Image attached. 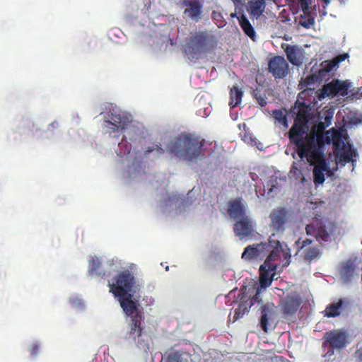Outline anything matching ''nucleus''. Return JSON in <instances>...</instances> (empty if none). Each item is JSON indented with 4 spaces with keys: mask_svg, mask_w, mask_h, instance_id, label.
Segmentation results:
<instances>
[{
    "mask_svg": "<svg viewBox=\"0 0 362 362\" xmlns=\"http://www.w3.org/2000/svg\"><path fill=\"white\" fill-rule=\"evenodd\" d=\"M291 257L290 249L286 246L285 249L272 250L264 262L269 265L280 264L279 269H282L289 265Z\"/></svg>",
    "mask_w": 362,
    "mask_h": 362,
    "instance_id": "f8f14e48",
    "label": "nucleus"
},
{
    "mask_svg": "<svg viewBox=\"0 0 362 362\" xmlns=\"http://www.w3.org/2000/svg\"><path fill=\"white\" fill-rule=\"evenodd\" d=\"M337 94L341 96L348 95L349 89L351 88V83L349 81H340L335 79Z\"/></svg>",
    "mask_w": 362,
    "mask_h": 362,
    "instance_id": "c9c22d12",
    "label": "nucleus"
},
{
    "mask_svg": "<svg viewBox=\"0 0 362 362\" xmlns=\"http://www.w3.org/2000/svg\"><path fill=\"white\" fill-rule=\"evenodd\" d=\"M260 310L261 317L259 319V326L264 332L267 333L269 328L274 329L276 327L275 305L272 303H268L263 305L261 307Z\"/></svg>",
    "mask_w": 362,
    "mask_h": 362,
    "instance_id": "9b49d317",
    "label": "nucleus"
},
{
    "mask_svg": "<svg viewBox=\"0 0 362 362\" xmlns=\"http://www.w3.org/2000/svg\"><path fill=\"white\" fill-rule=\"evenodd\" d=\"M234 291V290H231L229 293V294H231Z\"/></svg>",
    "mask_w": 362,
    "mask_h": 362,
    "instance_id": "3c124183",
    "label": "nucleus"
},
{
    "mask_svg": "<svg viewBox=\"0 0 362 362\" xmlns=\"http://www.w3.org/2000/svg\"><path fill=\"white\" fill-rule=\"evenodd\" d=\"M354 149L351 146H344L339 157V163L342 165L351 161L354 163L355 160L352 159Z\"/></svg>",
    "mask_w": 362,
    "mask_h": 362,
    "instance_id": "2f4dec72",
    "label": "nucleus"
},
{
    "mask_svg": "<svg viewBox=\"0 0 362 362\" xmlns=\"http://www.w3.org/2000/svg\"><path fill=\"white\" fill-rule=\"evenodd\" d=\"M252 95L260 106L264 107L267 105V98L265 95L262 93L261 90L256 88L253 90Z\"/></svg>",
    "mask_w": 362,
    "mask_h": 362,
    "instance_id": "4c0bfd02",
    "label": "nucleus"
},
{
    "mask_svg": "<svg viewBox=\"0 0 362 362\" xmlns=\"http://www.w3.org/2000/svg\"><path fill=\"white\" fill-rule=\"evenodd\" d=\"M205 144L206 140L199 135L183 132L170 140L166 151L183 160L197 163L205 155Z\"/></svg>",
    "mask_w": 362,
    "mask_h": 362,
    "instance_id": "f257e3e1",
    "label": "nucleus"
},
{
    "mask_svg": "<svg viewBox=\"0 0 362 362\" xmlns=\"http://www.w3.org/2000/svg\"><path fill=\"white\" fill-rule=\"evenodd\" d=\"M335 228L334 223L320 220L308 224L305 232L308 235L315 237L318 241L329 242Z\"/></svg>",
    "mask_w": 362,
    "mask_h": 362,
    "instance_id": "6e6552de",
    "label": "nucleus"
},
{
    "mask_svg": "<svg viewBox=\"0 0 362 362\" xmlns=\"http://www.w3.org/2000/svg\"><path fill=\"white\" fill-rule=\"evenodd\" d=\"M294 247L296 248V255H299L307 264L319 259L322 254L320 246L314 245L313 241L307 238H299Z\"/></svg>",
    "mask_w": 362,
    "mask_h": 362,
    "instance_id": "0eeeda50",
    "label": "nucleus"
},
{
    "mask_svg": "<svg viewBox=\"0 0 362 362\" xmlns=\"http://www.w3.org/2000/svg\"><path fill=\"white\" fill-rule=\"evenodd\" d=\"M325 141L314 144L313 139L308 141L307 146L296 149L300 159L306 158L313 168V181L315 185H320L325 182V172L328 170L327 165L323 153V147Z\"/></svg>",
    "mask_w": 362,
    "mask_h": 362,
    "instance_id": "7ed1b4c3",
    "label": "nucleus"
},
{
    "mask_svg": "<svg viewBox=\"0 0 362 362\" xmlns=\"http://www.w3.org/2000/svg\"><path fill=\"white\" fill-rule=\"evenodd\" d=\"M240 25L245 32V33L250 37V38L253 39V37L255 35V32L252 26L251 23H250L249 20L247 18V17L244 15H243L240 20Z\"/></svg>",
    "mask_w": 362,
    "mask_h": 362,
    "instance_id": "473e14b6",
    "label": "nucleus"
},
{
    "mask_svg": "<svg viewBox=\"0 0 362 362\" xmlns=\"http://www.w3.org/2000/svg\"><path fill=\"white\" fill-rule=\"evenodd\" d=\"M301 303L299 296H287L282 299L280 306L284 315L287 317L295 314Z\"/></svg>",
    "mask_w": 362,
    "mask_h": 362,
    "instance_id": "6ab92c4d",
    "label": "nucleus"
},
{
    "mask_svg": "<svg viewBox=\"0 0 362 362\" xmlns=\"http://www.w3.org/2000/svg\"><path fill=\"white\" fill-rule=\"evenodd\" d=\"M262 289L264 288L260 287L259 282L250 279L244 283L241 288V294H260Z\"/></svg>",
    "mask_w": 362,
    "mask_h": 362,
    "instance_id": "c85d7f7f",
    "label": "nucleus"
},
{
    "mask_svg": "<svg viewBox=\"0 0 362 362\" xmlns=\"http://www.w3.org/2000/svg\"><path fill=\"white\" fill-rule=\"evenodd\" d=\"M354 357L356 362H362V346L356 349Z\"/></svg>",
    "mask_w": 362,
    "mask_h": 362,
    "instance_id": "37998d69",
    "label": "nucleus"
},
{
    "mask_svg": "<svg viewBox=\"0 0 362 362\" xmlns=\"http://www.w3.org/2000/svg\"><path fill=\"white\" fill-rule=\"evenodd\" d=\"M272 231L274 234H282L285 231L290 219L288 211L284 207L274 209L269 214Z\"/></svg>",
    "mask_w": 362,
    "mask_h": 362,
    "instance_id": "9d476101",
    "label": "nucleus"
},
{
    "mask_svg": "<svg viewBox=\"0 0 362 362\" xmlns=\"http://www.w3.org/2000/svg\"><path fill=\"white\" fill-rule=\"evenodd\" d=\"M165 362H182V354L175 351L168 355Z\"/></svg>",
    "mask_w": 362,
    "mask_h": 362,
    "instance_id": "a19ab883",
    "label": "nucleus"
},
{
    "mask_svg": "<svg viewBox=\"0 0 362 362\" xmlns=\"http://www.w3.org/2000/svg\"><path fill=\"white\" fill-rule=\"evenodd\" d=\"M142 319L141 315H135L132 317V323L130 324V329L128 332L129 338L132 339L134 341L137 340L138 345L141 344L142 339L140 338L142 336L143 328L141 327V321Z\"/></svg>",
    "mask_w": 362,
    "mask_h": 362,
    "instance_id": "393cba45",
    "label": "nucleus"
},
{
    "mask_svg": "<svg viewBox=\"0 0 362 362\" xmlns=\"http://www.w3.org/2000/svg\"><path fill=\"white\" fill-rule=\"evenodd\" d=\"M132 149V145L129 144L126 138H123L121 141V142L118 144V148L116 150V153L117 156L122 157L125 155H128L130 153Z\"/></svg>",
    "mask_w": 362,
    "mask_h": 362,
    "instance_id": "f704fd0d",
    "label": "nucleus"
},
{
    "mask_svg": "<svg viewBox=\"0 0 362 362\" xmlns=\"http://www.w3.org/2000/svg\"><path fill=\"white\" fill-rule=\"evenodd\" d=\"M357 265L352 259L341 262L338 266V273L340 279L344 283L351 282L358 276Z\"/></svg>",
    "mask_w": 362,
    "mask_h": 362,
    "instance_id": "dca6fc26",
    "label": "nucleus"
},
{
    "mask_svg": "<svg viewBox=\"0 0 362 362\" xmlns=\"http://www.w3.org/2000/svg\"><path fill=\"white\" fill-rule=\"evenodd\" d=\"M263 244H265L267 246L266 253L269 250L270 248H272V250L284 249L279 240H274L272 237L269 238L268 243H263Z\"/></svg>",
    "mask_w": 362,
    "mask_h": 362,
    "instance_id": "58836bf2",
    "label": "nucleus"
},
{
    "mask_svg": "<svg viewBox=\"0 0 362 362\" xmlns=\"http://www.w3.org/2000/svg\"><path fill=\"white\" fill-rule=\"evenodd\" d=\"M110 292L115 295L129 294L135 293L137 283L133 273L129 270L122 271L108 281Z\"/></svg>",
    "mask_w": 362,
    "mask_h": 362,
    "instance_id": "423d86ee",
    "label": "nucleus"
},
{
    "mask_svg": "<svg viewBox=\"0 0 362 362\" xmlns=\"http://www.w3.org/2000/svg\"><path fill=\"white\" fill-rule=\"evenodd\" d=\"M153 151H156L158 155L164 153L165 150L160 146V144H153L152 146H148L144 152L146 156Z\"/></svg>",
    "mask_w": 362,
    "mask_h": 362,
    "instance_id": "ea45409f",
    "label": "nucleus"
},
{
    "mask_svg": "<svg viewBox=\"0 0 362 362\" xmlns=\"http://www.w3.org/2000/svg\"><path fill=\"white\" fill-rule=\"evenodd\" d=\"M58 127V124H57V122H52V123H51V124H49V128H50V127L55 128V127Z\"/></svg>",
    "mask_w": 362,
    "mask_h": 362,
    "instance_id": "09e8293b",
    "label": "nucleus"
},
{
    "mask_svg": "<svg viewBox=\"0 0 362 362\" xmlns=\"http://www.w3.org/2000/svg\"><path fill=\"white\" fill-rule=\"evenodd\" d=\"M314 23H315L314 18H310L308 19V21L303 22L301 23V25L305 28H309L310 26L314 25Z\"/></svg>",
    "mask_w": 362,
    "mask_h": 362,
    "instance_id": "c03bdc74",
    "label": "nucleus"
},
{
    "mask_svg": "<svg viewBox=\"0 0 362 362\" xmlns=\"http://www.w3.org/2000/svg\"><path fill=\"white\" fill-rule=\"evenodd\" d=\"M331 117H332L326 116L325 120L327 122V126H329V124H330V119H331Z\"/></svg>",
    "mask_w": 362,
    "mask_h": 362,
    "instance_id": "8fccbe9b",
    "label": "nucleus"
},
{
    "mask_svg": "<svg viewBox=\"0 0 362 362\" xmlns=\"http://www.w3.org/2000/svg\"><path fill=\"white\" fill-rule=\"evenodd\" d=\"M185 6L184 14L190 20L198 22L202 18L203 4L200 0H181Z\"/></svg>",
    "mask_w": 362,
    "mask_h": 362,
    "instance_id": "2eb2a0df",
    "label": "nucleus"
},
{
    "mask_svg": "<svg viewBox=\"0 0 362 362\" xmlns=\"http://www.w3.org/2000/svg\"><path fill=\"white\" fill-rule=\"evenodd\" d=\"M309 118L310 113L308 106L304 103H300L294 123L288 131V139L290 143L295 146L296 149L300 148L301 151L302 148L307 146V142L310 139H313L314 144L325 141V139L327 144L330 142L329 138H325L322 133H315V132L308 133Z\"/></svg>",
    "mask_w": 362,
    "mask_h": 362,
    "instance_id": "f03ea898",
    "label": "nucleus"
},
{
    "mask_svg": "<svg viewBox=\"0 0 362 362\" xmlns=\"http://www.w3.org/2000/svg\"><path fill=\"white\" fill-rule=\"evenodd\" d=\"M285 52L288 60L295 66H300L303 63V53L301 49L296 45H287Z\"/></svg>",
    "mask_w": 362,
    "mask_h": 362,
    "instance_id": "a878e982",
    "label": "nucleus"
},
{
    "mask_svg": "<svg viewBox=\"0 0 362 362\" xmlns=\"http://www.w3.org/2000/svg\"><path fill=\"white\" fill-rule=\"evenodd\" d=\"M228 213L230 218L239 219L246 216L245 207L240 198L230 200L228 203Z\"/></svg>",
    "mask_w": 362,
    "mask_h": 362,
    "instance_id": "5701e85b",
    "label": "nucleus"
},
{
    "mask_svg": "<svg viewBox=\"0 0 362 362\" xmlns=\"http://www.w3.org/2000/svg\"><path fill=\"white\" fill-rule=\"evenodd\" d=\"M39 346L36 344H33L30 348V352L31 355H36L38 353Z\"/></svg>",
    "mask_w": 362,
    "mask_h": 362,
    "instance_id": "a18cd8bd",
    "label": "nucleus"
},
{
    "mask_svg": "<svg viewBox=\"0 0 362 362\" xmlns=\"http://www.w3.org/2000/svg\"><path fill=\"white\" fill-rule=\"evenodd\" d=\"M267 245L261 243L259 244L248 245L245 248L242 254V258L245 259H252L264 256L266 254Z\"/></svg>",
    "mask_w": 362,
    "mask_h": 362,
    "instance_id": "b1692460",
    "label": "nucleus"
},
{
    "mask_svg": "<svg viewBox=\"0 0 362 362\" xmlns=\"http://www.w3.org/2000/svg\"><path fill=\"white\" fill-rule=\"evenodd\" d=\"M347 54H339L334 58L332 60H328L331 65L334 64V67L338 66L339 63L344 61L346 57Z\"/></svg>",
    "mask_w": 362,
    "mask_h": 362,
    "instance_id": "79ce46f5",
    "label": "nucleus"
},
{
    "mask_svg": "<svg viewBox=\"0 0 362 362\" xmlns=\"http://www.w3.org/2000/svg\"><path fill=\"white\" fill-rule=\"evenodd\" d=\"M301 6H302V8H303V11H305V9H308V4H304L303 1H302Z\"/></svg>",
    "mask_w": 362,
    "mask_h": 362,
    "instance_id": "de8ad7c7",
    "label": "nucleus"
},
{
    "mask_svg": "<svg viewBox=\"0 0 362 362\" xmlns=\"http://www.w3.org/2000/svg\"><path fill=\"white\" fill-rule=\"evenodd\" d=\"M351 343V334L344 329H334L326 332L322 337V348L325 356L330 358L334 353L344 350Z\"/></svg>",
    "mask_w": 362,
    "mask_h": 362,
    "instance_id": "39448f33",
    "label": "nucleus"
},
{
    "mask_svg": "<svg viewBox=\"0 0 362 362\" xmlns=\"http://www.w3.org/2000/svg\"><path fill=\"white\" fill-rule=\"evenodd\" d=\"M107 119L105 127L110 135L124 130L131 122L126 113L114 109L107 113Z\"/></svg>",
    "mask_w": 362,
    "mask_h": 362,
    "instance_id": "1a4fd4ad",
    "label": "nucleus"
},
{
    "mask_svg": "<svg viewBox=\"0 0 362 362\" xmlns=\"http://www.w3.org/2000/svg\"><path fill=\"white\" fill-rule=\"evenodd\" d=\"M334 68V64L331 65L328 60L321 63L320 68L315 71L320 83L323 80H327L329 78L330 76V73Z\"/></svg>",
    "mask_w": 362,
    "mask_h": 362,
    "instance_id": "c756f323",
    "label": "nucleus"
},
{
    "mask_svg": "<svg viewBox=\"0 0 362 362\" xmlns=\"http://www.w3.org/2000/svg\"><path fill=\"white\" fill-rule=\"evenodd\" d=\"M265 8V0H252L249 2L247 11L250 16L258 18L264 12Z\"/></svg>",
    "mask_w": 362,
    "mask_h": 362,
    "instance_id": "cd10ccee",
    "label": "nucleus"
},
{
    "mask_svg": "<svg viewBox=\"0 0 362 362\" xmlns=\"http://www.w3.org/2000/svg\"><path fill=\"white\" fill-rule=\"evenodd\" d=\"M312 71H313V68L312 69ZM316 83H320L317 76L315 72H313L311 74L307 76L303 81L300 82V84L308 87L310 86L314 85Z\"/></svg>",
    "mask_w": 362,
    "mask_h": 362,
    "instance_id": "e433bc0d",
    "label": "nucleus"
},
{
    "mask_svg": "<svg viewBox=\"0 0 362 362\" xmlns=\"http://www.w3.org/2000/svg\"><path fill=\"white\" fill-rule=\"evenodd\" d=\"M327 127V125H325V123H323V122H320V123L318 124V127H318V129H319V130L323 131V130H324Z\"/></svg>",
    "mask_w": 362,
    "mask_h": 362,
    "instance_id": "49530a36",
    "label": "nucleus"
},
{
    "mask_svg": "<svg viewBox=\"0 0 362 362\" xmlns=\"http://www.w3.org/2000/svg\"><path fill=\"white\" fill-rule=\"evenodd\" d=\"M234 233L240 238L252 235L253 223L247 216L238 219L233 227Z\"/></svg>",
    "mask_w": 362,
    "mask_h": 362,
    "instance_id": "a211bd4d",
    "label": "nucleus"
},
{
    "mask_svg": "<svg viewBox=\"0 0 362 362\" xmlns=\"http://www.w3.org/2000/svg\"><path fill=\"white\" fill-rule=\"evenodd\" d=\"M119 298L118 300L120 303L124 312L128 316L133 317L135 315H141L139 310V304L137 300L132 299L134 296H116Z\"/></svg>",
    "mask_w": 362,
    "mask_h": 362,
    "instance_id": "412c9836",
    "label": "nucleus"
},
{
    "mask_svg": "<svg viewBox=\"0 0 362 362\" xmlns=\"http://www.w3.org/2000/svg\"><path fill=\"white\" fill-rule=\"evenodd\" d=\"M243 95V90L237 85L233 86L230 90V107L234 108L238 106L241 103Z\"/></svg>",
    "mask_w": 362,
    "mask_h": 362,
    "instance_id": "7c9ffc66",
    "label": "nucleus"
},
{
    "mask_svg": "<svg viewBox=\"0 0 362 362\" xmlns=\"http://www.w3.org/2000/svg\"><path fill=\"white\" fill-rule=\"evenodd\" d=\"M325 2H329V0H323Z\"/></svg>",
    "mask_w": 362,
    "mask_h": 362,
    "instance_id": "603ef678",
    "label": "nucleus"
},
{
    "mask_svg": "<svg viewBox=\"0 0 362 362\" xmlns=\"http://www.w3.org/2000/svg\"><path fill=\"white\" fill-rule=\"evenodd\" d=\"M280 268V264H268L264 262L259 267V282L260 283V287L266 288L269 287L276 272H279L281 269H279Z\"/></svg>",
    "mask_w": 362,
    "mask_h": 362,
    "instance_id": "4468645a",
    "label": "nucleus"
},
{
    "mask_svg": "<svg viewBox=\"0 0 362 362\" xmlns=\"http://www.w3.org/2000/svg\"><path fill=\"white\" fill-rule=\"evenodd\" d=\"M269 72L276 78H284L289 72V66L284 57L275 56L268 64Z\"/></svg>",
    "mask_w": 362,
    "mask_h": 362,
    "instance_id": "ddd939ff",
    "label": "nucleus"
},
{
    "mask_svg": "<svg viewBox=\"0 0 362 362\" xmlns=\"http://www.w3.org/2000/svg\"><path fill=\"white\" fill-rule=\"evenodd\" d=\"M317 98L319 100H322L326 97H334L337 95L335 79L332 80L330 83L325 84L321 89L317 92Z\"/></svg>",
    "mask_w": 362,
    "mask_h": 362,
    "instance_id": "bb28decb",
    "label": "nucleus"
},
{
    "mask_svg": "<svg viewBox=\"0 0 362 362\" xmlns=\"http://www.w3.org/2000/svg\"><path fill=\"white\" fill-rule=\"evenodd\" d=\"M214 42V37L207 31H196L185 39L183 50L190 61L197 62L213 47Z\"/></svg>",
    "mask_w": 362,
    "mask_h": 362,
    "instance_id": "20e7f679",
    "label": "nucleus"
},
{
    "mask_svg": "<svg viewBox=\"0 0 362 362\" xmlns=\"http://www.w3.org/2000/svg\"><path fill=\"white\" fill-rule=\"evenodd\" d=\"M260 296H238L239 298L238 306L234 310L233 321L235 322L243 317L244 315L249 312L252 305L259 301Z\"/></svg>",
    "mask_w": 362,
    "mask_h": 362,
    "instance_id": "f3484780",
    "label": "nucleus"
},
{
    "mask_svg": "<svg viewBox=\"0 0 362 362\" xmlns=\"http://www.w3.org/2000/svg\"><path fill=\"white\" fill-rule=\"evenodd\" d=\"M272 117L275 119L276 123L283 126L284 128L288 127V120L286 115L282 110H274L272 112Z\"/></svg>",
    "mask_w": 362,
    "mask_h": 362,
    "instance_id": "72a5a7b5",
    "label": "nucleus"
},
{
    "mask_svg": "<svg viewBox=\"0 0 362 362\" xmlns=\"http://www.w3.org/2000/svg\"><path fill=\"white\" fill-rule=\"evenodd\" d=\"M107 271L103 266L100 258L97 256H90L88 259V274L91 278L103 279Z\"/></svg>",
    "mask_w": 362,
    "mask_h": 362,
    "instance_id": "aec40b11",
    "label": "nucleus"
},
{
    "mask_svg": "<svg viewBox=\"0 0 362 362\" xmlns=\"http://www.w3.org/2000/svg\"><path fill=\"white\" fill-rule=\"evenodd\" d=\"M349 301L346 299L340 298L337 302L329 304L324 310V315L327 317H335L340 315L344 311L349 308Z\"/></svg>",
    "mask_w": 362,
    "mask_h": 362,
    "instance_id": "4be33fe9",
    "label": "nucleus"
}]
</instances>
